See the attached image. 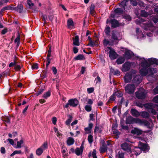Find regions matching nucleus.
Segmentation results:
<instances>
[{
	"label": "nucleus",
	"instance_id": "nucleus-39",
	"mask_svg": "<svg viewBox=\"0 0 158 158\" xmlns=\"http://www.w3.org/2000/svg\"><path fill=\"white\" fill-rule=\"evenodd\" d=\"M50 92L49 91H48L44 94L43 97L45 99H47L50 96Z\"/></svg>",
	"mask_w": 158,
	"mask_h": 158
},
{
	"label": "nucleus",
	"instance_id": "nucleus-34",
	"mask_svg": "<svg viewBox=\"0 0 158 158\" xmlns=\"http://www.w3.org/2000/svg\"><path fill=\"white\" fill-rule=\"evenodd\" d=\"M104 32L105 34L107 35H110V28L109 26H107L105 29Z\"/></svg>",
	"mask_w": 158,
	"mask_h": 158
},
{
	"label": "nucleus",
	"instance_id": "nucleus-18",
	"mask_svg": "<svg viewBox=\"0 0 158 158\" xmlns=\"http://www.w3.org/2000/svg\"><path fill=\"white\" fill-rule=\"evenodd\" d=\"M135 155L137 156L141 153V150L140 147H135L133 151Z\"/></svg>",
	"mask_w": 158,
	"mask_h": 158
},
{
	"label": "nucleus",
	"instance_id": "nucleus-62",
	"mask_svg": "<svg viewBox=\"0 0 158 158\" xmlns=\"http://www.w3.org/2000/svg\"><path fill=\"white\" fill-rule=\"evenodd\" d=\"M32 68L33 69H38V64L36 63L33 64L32 66Z\"/></svg>",
	"mask_w": 158,
	"mask_h": 158
},
{
	"label": "nucleus",
	"instance_id": "nucleus-44",
	"mask_svg": "<svg viewBox=\"0 0 158 158\" xmlns=\"http://www.w3.org/2000/svg\"><path fill=\"white\" fill-rule=\"evenodd\" d=\"M22 152L21 150H16L14 151L13 153L10 155V156H12L16 154H21Z\"/></svg>",
	"mask_w": 158,
	"mask_h": 158
},
{
	"label": "nucleus",
	"instance_id": "nucleus-13",
	"mask_svg": "<svg viewBox=\"0 0 158 158\" xmlns=\"http://www.w3.org/2000/svg\"><path fill=\"white\" fill-rule=\"evenodd\" d=\"M110 23L111 24V27L113 28H115L118 27L119 23L118 21L115 19H111Z\"/></svg>",
	"mask_w": 158,
	"mask_h": 158
},
{
	"label": "nucleus",
	"instance_id": "nucleus-63",
	"mask_svg": "<svg viewBox=\"0 0 158 158\" xmlns=\"http://www.w3.org/2000/svg\"><path fill=\"white\" fill-rule=\"evenodd\" d=\"M153 101L156 103H158V96L155 97L153 99Z\"/></svg>",
	"mask_w": 158,
	"mask_h": 158
},
{
	"label": "nucleus",
	"instance_id": "nucleus-38",
	"mask_svg": "<svg viewBox=\"0 0 158 158\" xmlns=\"http://www.w3.org/2000/svg\"><path fill=\"white\" fill-rule=\"evenodd\" d=\"M111 39L114 40H117L118 38L114 31H113L112 33Z\"/></svg>",
	"mask_w": 158,
	"mask_h": 158
},
{
	"label": "nucleus",
	"instance_id": "nucleus-2",
	"mask_svg": "<svg viewBox=\"0 0 158 158\" xmlns=\"http://www.w3.org/2000/svg\"><path fill=\"white\" fill-rule=\"evenodd\" d=\"M127 124H131L134 123L139 124L140 125H144L148 128H150L152 126L150 123L145 119H140L139 118H135L131 116L128 117L126 120Z\"/></svg>",
	"mask_w": 158,
	"mask_h": 158
},
{
	"label": "nucleus",
	"instance_id": "nucleus-52",
	"mask_svg": "<svg viewBox=\"0 0 158 158\" xmlns=\"http://www.w3.org/2000/svg\"><path fill=\"white\" fill-rule=\"evenodd\" d=\"M92 155L93 158H97L96 156V151L94 149L93 150Z\"/></svg>",
	"mask_w": 158,
	"mask_h": 158
},
{
	"label": "nucleus",
	"instance_id": "nucleus-6",
	"mask_svg": "<svg viewBox=\"0 0 158 158\" xmlns=\"http://www.w3.org/2000/svg\"><path fill=\"white\" fill-rule=\"evenodd\" d=\"M121 147L122 149L127 152L130 153L132 152L130 145L126 142L122 143Z\"/></svg>",
	"mask_w": 158,
	"mask_h": 158
},
{
	"label": "nucleus",
	"instance_id": "nucleus-42",
	"mask_svg": "<svg viewBox=\"0 0 158 158\" xmlns=\"http://www.w3.org/2000/svg\"><path fill=\"white\" fill-rule=\"evenodd\" d=\"M88 140L90 143H91L93 141V136L91 135H89L88 137Z\"/></svg>",
	"mask_w": 158,
	"mask_h": 158
},
{
	"label": "nucleus",
	"instance_id": "nucleus-27",
	"mask_svg": "<svg viewBox=\"0 0 158 158\" xmlns=\"http://www.w3.org/2000/svg\"><path fill=\"white\" fill-rule=\"evenodd\" d=\"M95 6L93 4H92L90 6V13L92 15H93L95 12Z\"/></svg>",
	"mask_w": 158,
	"mask_h": 158
},
{
	"label": "nucleus",
	"instance_id": "nucleus-57",
	"mask_svg": "<svg viewBox=\"0 0 158 158\" xmlns=\"http://www.w3.org/2000/svg\"><path fill=\"white\" fill-rule=\"evenodd\" d=\"M113 133L117 136H118L120 134V132L117 130H114L113 131Z\"/></svg>",
	"mask_w": 158,
	"mask_h": 158
},
{
	"label": "nucleus",
	"instance_id": "nucleus-9",
	"mask_svg": "<svg viewBox=\"0 0 158 158\" xmlns=\"http://www.w3.org/2000/svg\"><path fill=\"white\" fill-rule=\"evenodd\" d=\"M131 64L129 62H126L122 66V70L123 72L128 71L131 67Z\"/></svg>",
	"mask_w": 158,
	"mask_h": 158
},
{
	"label": "nucleus",
	"instance_id": "nucleus-17",
	"mask_svg": "<svg viewBox=\"0 0 158 158\" xmlns=\"http://www.w3.org/2000/svg\"><path fill=\"white\" fill-rule=\"evenodd\" d=\"M140 115L143 118H148L150 117L149 114L146 111H142L140 112Z\"/></svg>",
	"mask_w": 158,
	"mask_h": 158
},
{
	"label": "nucleus",
	"instance_id": "nucleus-3",
	"mask_svg": "<svg viewBox=\"0 0 158 158\" xmlns=\"http://www.w3.org/2000/svg\"><path fill=\"white\" fill-rule=\"evenodd\" d=\"M125 90L126 92L130 94H132L134 92L135 89V87L134 84H127L125 87Z\"/></svg>",
	"mask_w": 158,
	"mask_h": 158
},
{
	"label": "nucleus",
	"instance_id": "nucleus-25",
	"mask_svg": "<svg viewBox=\"0 0 158 158\" xmlns=\"http://www.w3.org/2000/svg\"><path fill=\"white\" fill-rule=\"evenodd\" d=\"M144 106L146 108L148 109L149 110L155 107V106L151 103L146 104Z\"/></svg>",
	"mask_w": 158,
	"mask_h": 158
},
{
	"label": "nucleus",
	"instance_id": "nucleus-48",
	"mask_svg": "<svg viewBox=\"0 0 158 158\" xmlns=\"http://www.w3.org/2000/svg\"><path fill=\"white\" fill-rule=\"evenodd\" d=\"M85 110L88 112H89L91 110V106L89 105H86L85 107Z\"/></svg>",
	"mask_w": 158,
	"mask_h": 158
},
{
	"label": "nucleus",
	"instance_id": "nucleus-61",
	"mask_svg": "<svg viewBox=\"0 0 158 158\" xmlns=\"http://www.w3.org/2000/svg\"><path fill=\"white\" fill-rule=\"evenodd\" d=\"M7 141H8L9 143L12 145H13L14 143V142L13 140L12 139H7Z\"/></svg>",
	"mask_w": 158,
	"mask_h": 158
},
{
	"label": "nucleus",
	"instance_id": "nucleus-30",
	"mask_svg": "<svg viewBox=\"0 0 158 158\" xmlns=\"http://www.w3.org/2000/svg\"><path fill=\"white\" fill-rule=\"evenodd\" d=\"M68 116L69 117L68 119L65 122V123L67 125H69L70 124L73 118V117L71 115H69Z\"/></svg>",
	"mask_w": 158,
	"mask_h": 158
},
{
	"label": "nucleus",
	"instance_id": "nucleus-7",
	"mask_svg": "<svg viewBox=\"0 0 158 158\" xmlns=\"http://www.w3.org/2000/svg\"><path fill=\"white\" fill-rule=\"evenodd\" d=\"M136 71L135 70L131 71L130 72L126 73L125 76L124 77V81L126 83H128L130 82L132 79V73H135Z\"/></svg>",
	"mask_w": 158,
	"mask_h": 158
},
{
	"label": "nucleus",
	"instance_id": "nucleus-51",
	"mask_svg": "<svg viewBox=\"0 0 158 158\" xmlns=\"http://www.w3.org/2000/svg\"><path fill=\"white\" fill-rule=\"evenodd\" d=\"M94 90V89L93 87L88 88L87 89L88 93L89 94H90L93 93Z\"/></svg>",
	"mask_w": 158,
	"mask_h": 158
},
{
	"label": "nucleus",
	"instance_id": "nucleus-29",
	"mask_svg": "<svg viewBox=\"0 0 158 158\" xmlns=\"http://www.w3.org/2000/svg\"><path fill=\"white\" fill-rule=\"evenodd\" d=\"M23 143V139H21L19 141H18L17 143V145L16 146L15 148H20L21 147V145Z\"/></svg>",
	"mask_w": 158,
	"mask_h": 158
},
{
	"label": "nucleus",
	"instance_id": "nucleus-31",
	"mask_svg": "<svg viewBox=\"0 0 158 158\" xmlns=\"http://www.w3.org/2000/svg\"><path fill=\"white\" fill-rule=\"evenodd\" d=\"M43 150L42 149V148H38L36 151V154L38 156L40 155L43 152Z\"/></svg>",
	"mask_w": 158,
	"mask_h": 158
},
{
	"label": "nucleus",
	"instance_id": "nucleus-21",
	"mask_svg": "<svg viewBox=\"0 0 158 158\" xmlns=\"http://www.w3.org/2000/svg\"><path fill=\"white\" fill-rule=\"evenodd\" d=\"M74 140L72 137H69L67 140V143L68 145L70 146L74 144Z\"/></svg>",
	"mask_w": 158,
	"mask_h": 158
},
{
	"label": "nucleus",
	"instance_id": "nucleus-23",
	"mask_svg": "<svg viewBox=\"0 0 158 158\" xmlns=\"http://www.w3.org/2000/svg\"><path fill=\"white\" fill-rule=\"evenodd\" d=\"M23 8V6L21 4H20L15 8V10L21 13L22 12Z\"/></svg>",
	"mask_w": 158,
	"mask_h": 158
},
{
	"label": "nucleus",
	"instance_id": "nucleus-50",
	"mask_svg": "<svg viewBox=\"0 0 158 158\" xmlns=\"http://www.w3.org/2000/svg\"><path fill=\"white\" fill-rule=\"evenodd\" d=\"M136 33L137 34H138L139 35V34H140L141 35H141H142V37H143L144 35H143V33L142 32L140 31L139 28H136Z\"/></svg>",
	"mask_w": 158,
	"mask_h": 158
},
{
	"label": "nucleus",
	"instance_id": "nucleus-1",
	"mask_svg": "<svg viewBox=\"0 0 158 158\" xmlns=\"http://www.w3.org/2000/svg\"><path fill=\"white\" fill-rule=\"evenodd\" d=\"M158 65V60L155 58H149L146 60L143 58L140 61V65L142 68L140 70V73L142 76H144L148 74V79L150 77H153V74L156 73V69L150 67L153 64Z\"/></svg>",
	"mask_w": 158,
	"mask_h": 158
},
{
	"label": "nucleus",
	"instance_id": "nucleus-19",
	"mask_svg": "<svg viewBox=\"0 0 158 158\" xmlns=\"http://www.w3.org/2000/svg\"><path fill=\"white\" fill-rule=\"evenodd\" d=\"M93 126V124L90 123L89 124L88 127L85 128L84 130L86 132V134H88L90 133V130L92 128Z\"/></svg>",
	"mask_w": 158,
	"mask_h": 158
},
{
	"label": "nucleus",
	"instance_id": "nucleus-26",
	"mask_svg": "<svg viewBox=\"0 0 158 158\" xmlns=\"http://www.w3.org/2000/svg\"><path fill=\"white\" fill-rule=\"evenodd\" d=\"M103 44L105 46H107L108 44H109L110 45H112L113 44V42H110V41L106 39H104L103 40Z\"/></svg>",
	"mask_w": 158,
	"mask_h": 158
},
{
	"label": "nucleus",
	"instance_id": "nucleus-54",
	"mask_svg": "<svg viewBox=\"0 0 158 158\" xmlns=\"http://www.w3.org/2000/svg\"><path fill=\"white\" fill-rule=\"evenodd\" d=\"M42 19L43 21L44 22V24H46L47 23V22L46 21V19L47 18V16L46 15H42Z\"/></svg>",
	"mask_w": 158,
	"mask_h": 158
},
{
	"label": "nucleus",
	"instance_id": "nucleus-40",
	"mask_svg": "<svg viewBox=\"0 0 158 158\" xmlns=\"http://www.w3.org/2000/svg\"><path fill=\"white\" fill-rule=\"evenodd\" d=\"M114 12L116 13L122 14L123 12V10L121 8H118L114 10Z\"/></svg>",
	"mask_w": 158,
	"mask_h": 158
},
{
	"label": "nucleus",
	"instance_id": "nucleus-41",
	"mask_svg": "<svg viewBox=\"0 0 158 158\" xmlns=\"http://www.w3.org/2000/svg\"><path fill=\"white\" fill-rule=\"evenodd\" d=\"M131 4L134 6H136L138 4V3L137 2L136 0H129Z\"/></svg>",
	"mask_w": 158,
	"mask_h": 158
},
{
	"label": "nucleus",
	"instance_id": "nucleus-36",
	"mask_svg": "<svg viewBox=\"0 0 158 158\" xmlns=\"http://www.w3.org/2000/svg\"><path fill=\"white\" fill-rule=\"evenodd\" d=\"M67 25L69 28L73 25V22L71 19H69L68 20Z\"/></svg>",
	"mask_w": 158,
	"mask_h": 158
},
{
	"label": "nucleus",
	"instance_id": "nucleus-55",
	"mask_svg": "<svg viewBox=\"0 0 158 158\" xmlns=\"http://www.w3.org/2000/svg\"><path fill=\"white\" fill-rule=\"evenodd\" d=\"M47 63L46 64V69L47 68L48 66L49 65L50 63V61L51 59L50 58V57H47Z\"/></svg>",
	"mask_w": 158,
	"mask_h": 158
},
{
	"label": "nucleus",
	"instance_id": "nucleus-11",
	"mask_svg": "<svg viewBox=\"0 0 158 158\" xmlns=\"http://www.w3.org/2000/svg\"><path fill=\"white\" fill-rule=\"evenodd\" d=\"M131 133L134 134L139 135L142 134L143 131L141 129L137 128H135L131 131Z\"/></svg>",
	"mask_w": 158,
	"mask_h": 158
},
{
	"label": "nucleus",
	"instance_id": "nucleus-28",
	"mask_svg": "<svg viewBox=\"0 0 158 158\" xmlns=\"http://www.w3.org/2000/svg\"><path fill=\"white\" fill-rule=\"evenodd\" d=\"M74 59L76 60H83L85 59V57L83 55L79 54L75 57Z\"/></svg>",
	"mask_w": 158,
	"mask_h": 158
},
{
	"label": "nucleus",
	"instance_id": "nucleus-16",
	"mask_svg": "<svg viewBox=\"0 0 158 158\" xmlns=\"http://www.w3.org/2000/svg\"><path fill=\"white\" fill-rule=\"evenodd\" d=\"M2 120L5 123L6 126L7 124H9L10 123V118L7 116H2Z\"/></svg>",
	"mask_w": 158,
	"mask_h": 158
},
{
	"label": "nucleus",
	"instance_id": "nucleus-46",
	"mask_svg": "<svg viewBox=\"0 0 158 158\" xmlns=\"http://www.w3.org/2000/svg\"><path fill=\"white\" fill-rule=\"evenodd\" d=\"M10 7L9 6H6L4 7L1 10V14L5 10L10 9Z\"/></svg>",
	"mask_w": 158,
	"mask_h": 158
},
{
	"label": "nucleus",
	"instance_id": "nucleus-33",
	"mask_svg": "<svg viewBox=\"0 0 158 158\" xmlns=\"http://www.w3.org/2000/svg\"><path fill=\"white\" fill-rule=\"evenodd\" d=\"M124 56L127 59H130L131 56V55L130 52L128 51H126L125 53Z\"/></svg>",
	"mask_w": 158,
	"mask_h": 158
},
{
	"label": "nucleus",
	"instance_id": "nucleus-56",
	"mask_svg": "<svg viewBox=\"0 0 158 158\" xmlns=\"http://www.w3.org/2000/svg\"><path fill=\"white\" fill-rule=\"evenodd\" d=\"M152 108L150 110H148V111L152 113L153 114L155 115L156 114V110Z\"/></svg>",
	"mask_w": 158,
	"mask_h": 158
},
{
	"label": "nucleus",
	"instance_id": "nucleus-59",
	"mask_svg": "<svg viewBox=\"0 0 158 158\" xmlns=\"http://www.w3.org/2000/svg\"><path fill=\"white\" fill-rule=\"evenodd\" d=\"M152 19L155 23H156L158 22V18L155 16L152 17Z\"/></svg>",
	"mask_w": 158,
	"mask_h": 158
},
{
	"label": "nucleus",
	"instance_id": "nucleus-12",
	"mask_svg": "<svg viewBox=\"0 0 158 158\" xmlns=\"http://www.w3.org/2000/svg\"><path fill=\"white\" fill-rule=\"evenodd\" d=\"M141 80L142 77L140 75H136L133 79L132 82L134 83L138 84L141 82Z\"/></svg>",
	"mask_w": 158,
	"mask_h": 158
},
{
	"label": "nucleus",
	"instance_id": "nucleus-8",
	"mask_svg": "<svg viewBox=\"0 0 158 158\" xmlns=\"http://www.w3.org/2000/svg\"><path fill=\"white\" fill-rule=\"evenodd\" d=\"M108 48L110 49L109 52V56L111 60H114L116 58L118 55L110 47H108Z\"/></svg>",
	"mask_w": 158,
	"mask_h": 158
},
{
	"label": "nucleus",
	"instance_id": "nucleus-37",
	"mask_svg": "<svg viewBox=\"0 0 158 158\" xmlns=\"http://www.w3.org/2000/svg\"><path fill=\"white\" fill-rule=\"evenodd\" d=\"M115 99V94L114 93L110 96V99L108 100V102H110L111 101H114Z\"/></svg>",
	"mask_w": 158,
	"mask_h": 158
},
{
	"label": "nucleus",
	"instance_id": "nucleus-24",
	"mask_svg": "<svg viewBox=\"0 0 158 158\" xmlns=\"http://www.w3.org/2000/svg\"><path fill=\"white\" fill-rule=\"evenodd\" d=\"M125 60V59L124 57H120L117 59L116 62L118 64H121L123 63Z\"/></svg>",
	"mask_w": 158,
	"mask_h": 158
},
{
	"label": "nucleus",
	"instance_id": "nucleus-47",
	"mask_svg": "<svg viewBox=\"0 0 158 158\" xmlns=\"http://www.w3.org/2000/svg\"><path fill=\"white\" fill-rule=\"evenodd\" d=\"M123 17L125 19H127L129 21L131 20V18L130 15L127 14L124 15H123Z\"/></svg>",
	"mask_w": 158,
	"mask_h": 158
},
{
	"label": "nucleus",
	"instance_id": "nucleus-32",
	"mask_svg": "<svg viewBox=\"0 0 158 158\" xmlns=\"http://www.w3.org/2000/svg\"><path fill=\"white\" fill-rule=\"evenodd\" d=\"M15 42L16 44V46L18 47L20 43V35L18 34V36L15 40Z\"/></svg>",
	"mask_w": 158,
	"mask_h": 158
},
{
	"label": "nucleus",
	"instance_id": "nucleus-10",
	"mask_svg": "<svg viewBox=\"0 0 158 158\" xmlns=\"http://www.w3.org/2000/svg\"><path fill=\"white\" fill-rule=\"evenodd\" d=\"M139 146L141 150L143 151L144 152H147L149 150V147L147 144L140 142V143Z\"/></svg>",
	"mask_w": 158,
	"mask_h": 158
},
{
	"label": "nucleus",
	"instance_id": "nucleus-35",
	"mask_svg": "<svg viewBox=\"0 0 158 158\" xmlns=\"http://www.w3.org/2000/svg\"><path fill=\"white\" fill-rule=\"evenodd\" d=\"M144 22V20L142 18H139L137 19L135 21V23L136 24H140L141 26H142V23Z\"/></svg>",
	"mask_w": 158,
	"mask_h": 158
},
{
	"label": "nucleus",
	"instance_id": "nucleus-20",
	"mask_svg": "<svg viewBox=\"0 0 158 158\" xmlns=\"http://www.w3.org/2000/svg\"><path fill=\"white\" fill-rule=\"evenodd\" d=\"M73 44L74 45L79 46L80 44L79 41V37L77 35L73 38Z\"/></svg>",
	"mask_w": 158,
	"mask_h": 158
},
{
	"label": "nucleus",
	"instance_id": "nucleus-64",
	"mask_svg": "<svg viewBox=\"0 0 158 158\" xmlns=\"http://www.w3.org/2000/svg\"><path fill=\"white\" fill-rule=\"evenodd\" d=\"M153 91L155 94H158V85L154 89Z\"/></svg>",
	"mask_w": 158,
	"mask_h": 158
},
{
	"label": "nucleus",
	"instance_id": "nucleus-43",
	"mask_svg": "<svg viewBox=\"0 0 158 158\" xmlns=\"http://www.w3.org/2000/svg\"><path fill=\"white\" fill-rule=\"evenodd\" d=\"M118 158H124V153L122 152L119 151L118 153Z\"/></svg>",
	"mask_w": 158,
	"mask_h": 158
},
{
	"label": "nucleus",
	"instance_id": "nucleus-49",
	"mask_svg": "<svg viewBox=\"0 0 158 158\" xmlns=\"http://www.w3.org/2000/svg\"><path fill=\"white\" fill-rule=\"evenodd\" d=\"M40 147L42 148V149L43 150L47 149L48 148V144L47 143L44 142Z\"/></svg>",
	"mask_w": 158,
	"mask_h": 158
},
{
	"label": "nucleus",
	"instance_id": "nucleus-60",
	"mask_svg": "<svg viewBox=\"0 0 158 158\" xmlns=\"http://www.w3.org/2000/svg\"><path fill=\"white\" fill-rule=\"evenodd\" d=\"M44 89H40L36 93V95L38 96L42 94L44 91Z\"/></svg>",
	"mask_w": 158,
	"mask_h": 158
},
{
	"label": "nucleus",
	"instance_id": "nucleus-22",
	"mask_svg": "<svg viewBox=\"0 0 158 158\" xmlns=\"http://www.w3.org/2000/svg\"><path fill=\"white\" fill-rule=\"evenodd\" d=\"M83 151V149H81V147L80 148H77L75 150V152L77 156H79L80 155L82 154Z\"/></svg>",
	"mask_w": 158,
	"mask_h": 158
},
{
	"label": "nucleus",
	"instance_id": "nucleus-14",
	"mask_svg": "<svg viewBox=\"0 0 158 158\" xmlns=\"http://www.w3.org/2000/svg\"><path fill=\"white\" fill-rule=\"evenodd\" d=\"M99 150L100 152L102 153H104L107 151V146L105 142L102 143V145L101 146Z\"/></svg>",
	"mask_w": 158,
	"mask_h": 158
},
{
	"label": "nucleus",
	"instance_id": "nucleus-58",
	"mask_svg": "<svg viewBox=\"0 0 158 158\" xmlns=\"http://www.w3.org/2000/svg\"><path fill=\"white\" fill-rule=\"evenodd\" d=\"M27 3L30 7L33 6L34 5V3L31 2V0H27Z\"/></svg>",
	"mask_w": 158,
	"mask_h": 158
},
{
	"label": "nucleus",
	"instance_id": "nucleus-5",
	"mask_svg": "<svg viewBox=\"0 0 158 158\" xmlns=\"http://www.w3.org/2000/svg\"><path fill=\"white\" fill-rule=\"evenodd\" d=\"M135 94L136 97L139 99H144L146 97V91L143 89H140Z\"/></svg>",
	"mask_w": 158,
	"mask_h": 158
},
{
	"label": "nucleus",
	"instance_id": "nucleus-45",
	"mask_svg": "<svg viewBox=\"0 0 158 158\" xmlns=\"http://www.w3.org/2000/svg\"><path fill=\"white\" fill-rule=\"evenodd\" d=\"M148 14L144 10H142L141 13V15L144 17H147Z\"/></svg>",
	"mask_w": 158,
	"mask_h": 158
},
{
	"label": "nucleus",
	"instance_id": "nucleus-53",
	"mask_svg": "<svg viewBox=\"0 0 158 158\" xmlns=\"http://www.w3.org/2000/svg\"><path fill=\"white\" fill-rule=\"evenodd\" d=\"M138 5L140 6L143 7H144L146 6V4L140 1L138 3Z\"/></svg>",
	"mask_w": 158,
	"mask_h": 158
},
{
	"label": "nucleus",
	"instance_id": "nucleus-15",
	"mask_svg": "<svg viewBox=\"0 0 158 158\" xmlns=\"http://www.w3.org/2000/svg\"><path fill=\"white\" fill-rule=\"evenodd\" d=\"M131 112L132 115L136 117H138L140 115V112L135 109H131Z\"/></svg>",
	"mask_w": 158,
	"mask_h": 158
},
{
	"label": "nucleus",
	"instance_id": "nucleus-4",
	"mask_svg": "<svg viewBox=\"0 0 158 158\" xmlns=\"http://www.w3.org/2000/svg\"><path fill=\"white\" fill-rule=\"evenodd\" d=\"M78 101L77 99H70L69 100L68 103L66 104L64 107L68 108L69 106L73 107H76L78 105Z\"/></svg>",
	"mask_w": 158,
	"mask_h": 158
}]
</instances>
